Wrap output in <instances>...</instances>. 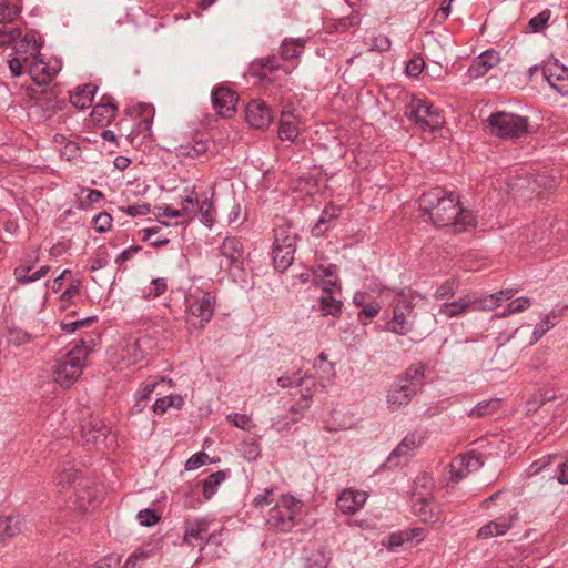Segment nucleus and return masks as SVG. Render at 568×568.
Here are the masks:
<instances>
[{
	"instance_id": "f257e3e1",
	"label": "nucleus",
	"mask_w": 568,
	"mask_h": 568,
	"mask_svg": "<svg viewBox=\"0 0 568 568\" xmlns=\"http://www.w3.org/2000/svg\"><path fill=\"white\" fill-rule=\"evenodd\" d=\"M422 216L430 220L437 227L454 226L456 231H465L475 225L471 212L460 206L459 195L442 189L423 193L419 197Z\"/></svg>"
},
{
	"instance_id": "f03ea898",
	"label": "nucleus",
	"mask_w": 568,
	"mask_h": 568,
	"mask_svg": "<svg viewBox=\"0 0 568 568\" xmlns=\"http://www.w3.org/2000/svg\"><path fill=\"white\" fill-rule=\"evenodd\" d=\"M381 296L392 298V316L385 324V329L398 336H405L413 332L415 325L417 292L409 287H386L381 284L372 288Z\"/></svg>"
},
{
	"instance_id": "7ed1b4c3",
	"label": "nucleus",
	"mask_w": 568,
	"mask_h": 568,
	"mask_svg": "<svg viewBox=\"0 0 568 568\" xmlns=\"http://www.w3.org/2000/svg\"><path fill=\"white\" fill-rule=\"evenodd\" d=\"M426 369L427 364L419 362L408 366L396 377L386 395V404L390 410H399L410 403L424 385Z\"/></svg>"
},
{
	"instance_id": "20e7f679",
	"label": "nucleus",
	"mask_w": 568,
	"mask_h": 568,
	"mask_svg": "<svg viewBox=\"0 0 568 568\" xmlns=\"http://www.w3.org/2000/svg\"><path fill=\"white\" fill-rule=\"evenodd\" d=\"M92 349V339H79L71 349L59 356L53 365L52 376L63 388L71 387L82 375L87 358Z\"/></svg>"
},
{
	"instance_id": "39448f33",
	"label": "nucleus",
	"mask_w": 568,
	"mask_h": 568,
	"mask_svg": "<svg viewBox=\"0 0 568 568\" xmlns=\"http://www.w3.org/2000/svg\"><path fill=\"white\" fill-rule=\"evenodd\" d=\"M304 516V503L296 497L282 495L268 510L265 525L274 532H290Z\"/></svg>"
},
{
	"instance_id": "423d86ee",
	"label": "nucleus",
	"mask_w": 568,
	"mask_h": 568,
	"mask_svg": "<svg viewBox=\"0 0 568 568\" xmlns=\"http://www.w3.org/2000/svg\"><path fill=\"white\" fill-rule=\"evenodd\" d=\"M515 293V290L507 288L485 297H478L476 294H466L456 301L442 304L438 313L448 318H452L457 317L469 310H494L499 306L503 301L511 300Z\"/></svg>"
},
{
	"instance_id": "0eeeda50",
	"label": "nucleus",
	"mask_w": 568,
	"mask_h": 568,
	"mask_svg": "<svg viewBox=\"0 0 568 568\" xmlns=\"http://www.w3.org/2000/svg\"><path fill=\"white\" fill-rule=\"evenodd\" d=\"M298 234L290 225L273 229L271 258L277 272H285L294 262Z\"/></svg>"
},
{
	"instance_id": "6e6552de",
	"label": "nucleus",
	"mask_w": 568,
	"mask_h": 568,
	"mask_svg": "<svg viewBox=\"0 0 568 568\" xmlns=\"http://www.w3.org/2000/svg\"><path fill=\"white\" fill-rule=\"evenodd\" d=\"M216 296L213 292L200 287H190L185 294V311L189 325L202 328L213 317Z\"/></svg>"
},
{
	"instance_id": "1a4fd4ad",
	"label": "nucleus",
	"mask_w": 568,
	"mask_h": 568,
	"mask_svg": "<svg viewBox=\"0 0 568 568\" xmlns=\"http://www.w3.org/2000/svg\"><path fill=\"white\" fill-rule=\"evenodd\" d=\"M486 122L490 134L504 140L519 139L528 132V119L513 113L495 112Z\"/></svg>"
},
{
	"instance_id": "9d476101",
	"label": "nucleus",
	"mask_w": 568,
	"mask_h": 568,
	"mask_svg": "<svg viewBox=\"0 0 568 568\" xmlns=\"http://www.w3.org/2000/svg\"><path fill=\"white\" fill-rule=\"evenodd\" d=\"M406 114L423 131L438 130L445 123L442 112L432 103L422 99H413L407 105Z\"/></svg>"
},
{
	"instance_id": "9b49d317",
	"label": "nucleus",
	"mask_w": 568,
	"mask_h": 568,
	"mask_svg": "<svg viewBox=\"0 0 568 568\" xmlns=\"http://www.w3.org/2000/svg\"><path fill=\"white\" fill-rule=\"evenodd\" d=\"M424 437L417 432L407 434L390 452L387 459L378 467L379 471L394 469L407 462L415 449L423 443Z\"/></svg>"
},
{
	"instance_id": "f8f14e48",
	"label": "nucleus",
	"mask_w": 568,
	"mask_h": 568,
	"mask_svg": "<svg viewBox=\"0 0 568 568\" xmlns=\"http://www.w3.org/2000/svg\"><path fill=\"white\" fill-rule=\"evenodd\" d=\"M61 60L57 58L44 60L41 53H38L29 61L28 73L37 85H47L61 71Z\"/></svg>"
},
{
	"instance_id": "ddd939ff",
	"label": "nucleus",
	"mask_w": 568,
	"mask_h": 568,
	"mask_svg": "<svg viewBox=\"0 0 568 568\" xmlns=\"http://www.w3.org/2000/svg\"><path fill=\"white\" fill-rule=\"evenodd\" d=\"M412 508L414 514L424 523L442 526L446 520L442 506L432 496L426 497L414 491Z\"/></svg>"
},
{
	"instance_id": "4468645a",
	"label": "nucleus",
	"mask_w": 568,
	"mask_h": 568,
	"mask_svg": "<svg viewBox=\"0 0 568 568\" xmlns=\"http://www.w3.org/2000/svg\"><path fill=\"white\" fill-rule=\"evenodd\" d=\"M251 72L263 83H276L290 71L283 68L275 57H266L255 60L251 65Z\"/></svg>"
},
{
	"instance_id": "2eb2a0df",
	"label": "nucleus",
	"mask_w": 568,
	"mask_h": 568,
	"mask_svg": "<svg viewBox=\"0 0 568 568\" xmlns=\"http://www.w3.org/2000/svg\"><path fill=\"white\" fill-rule=\"evenodd\" d=\"M247 123L255 129H266L273 121V112L262 100H252L245 109Z\"/></svg>"
},
{
	"instance_id": "dca6fc26",
	"label": "nucleus",
	"mask_w": 568,
	"mask_h": 568,
	"mask_svg": "<svg viewBox=\"0 0 568 568\" xmlns=\"http://www.w3.org/2000/svg\"><path fill=\"white\" fill-rule=\"evenodd\" d=\"M323 294L320 297V312L322 316L339 317L343 302L335 296L336 280H327L322 284Z\"/></svg>"
},
{
	"instance_id": "f3484780",
	"label": "nucleus",
	"mask_w": 568,
	"mask_h": 568,
	"mask_svg": "<svg viewBox=\"0 0 568 568\" xmlns=\"http://www.w3.org/2000/svg\"><path fill=\"white\" fill-rule=\"evenodd\" d=\"M542 77L549 85L561 95L568 94V68L560 64L557 60L548 62L541 69Z\"/></svg>"
},
{
	"instance_id": "a211bd4d",
	"label": "nucleus",
	"mask_w": 568,
	"mask_h": 568,
	"mask_svg": "<svg viewBox=\"0 0 568 568\" xmlns=\"http://www.w3.org/2000/svg\"><path fill=\"white\" fill-rule=\"evenodd\" d=\"M367 498L368 494L364 490L345 488L337 496L336 506L343 514L353 515L364 507Z\"/></svg>"
},
{
	"instance_id": "6ab92c4d",
	"label": "nucleus",
	"mask_w": 568,
	"mask_h": 568,
	"mask_svg": "<svg viewBox=\"0 0 568 568\" xmlns=\"http://www.w3.org/2000/svg\"><path fill=\"white\" fill-rule=\"evenodd\" d=\"M518 520V511L511 509L507 515L499 517L496 520H491L484 525L477 532V537L480 539H487L497 536H504Z\"/></svg>"
},
{
	"instance_id": "aec40b11",
	"label": "nucleus",
	"mask_w": 568,
	"mask_h": 568,
	"mask_svg": "<svg viewBox=\"0 0 568 568\" xmlns=\"http://www.w3.org/2000/svg\"><path fill=\"white\" fill-rule=\"evenodd\" d=\"M149 343L150 339L148 337H129L121 347V361L124 362L126 366L139 364L145 357V348Z\"/></svg>"
},
{
	"instance_id": "412c9836",
	"label": "nucleus",
	"mask_w": 568,
	"mask_h": 568,
	"mask_svg": "<svg viewBox=\"0 0 568 568\" xmlns=\"http://www.w3.org/2000/svg\"><path fill=\"white\" fill-rule=\"evenodd\" d=\"M426 529L422 527H414L410 529L399 530L392 532L385 544L388 549L395 551L403 546H414L423 541L426 537Z\"/></svg>"
},
{
	"instance_id": "4be33fe9",
	"label": "nucleus",
	"mask_w": 568,
	"mask_h": 568,
	"mask_svg": "<svg viewBox=\"0 0 568 568\" xmlns=\"http://www.w3.org/2000/svg\"><path fill=\"white\" fill-rule=\"evenodd\" d=\"M219 255L223 257L220 262V268L240 263L243 260L244 248L240 239L234 236H226L221 245L217 247Z\"/></svg>"
},
{
	"instance_id": "5701e85b",
	"label": "nucleus",
	"mask_w": 568,
	"mask_h": 568,
	"mask_svg": "<svg viewBox=\"0 0 568 568\" xmlns=\"http://www.w3.org/2000/svg\"><path fill=\"white\" fill-rule=\"evenodd\" d=\"M81 437L84 444L98 445L103 442L109 434V427L98 416H91L81 424Z\"/></svg>"
},
{
	"instance_id": "b1692460",
	"label": "nucleus",
	"mask_w": 568,
	"mask_h": 568,
	"mask_svg": "<svg viewBox=\"0 0 568 568\" xmlns=\"http://www.w3.org/2000/svg\"><path fill=\"white\" fill-rule=\"evenodd\" d=\"M43 42L34 31L27 32L20 36L13 44V54L22 55L27 60H31L34 55L40 53Z\"/></svg>"
},
{
	"instance_id": "393cba45",
	"label": "nucleus",
	"mask_w": 568,
	"mask_h": 568,
	"mask_svg": "<svg viewBox=\"0 0 568 568\" xmlns=\"http://www.w3.org/2000/svg\"><path fill=\"white\" fill-rule=\"evenodd\" d=\"M214 109L223 115H230L235 111L236 94L233 90L220 85L216 87L211 94Z\"/></svg>"
},
{
	"instance_id": "a878e982",
	"label": "nucleus",
	"mask_w": 568,
	"mask_h": 568,
	"mask_svg": "<svg viewBox=\"0 0 568 568\" xmlns=\"http://www.w3.org/2000/svg\"><path fill=\"white\" fill-rule=\"evenodd\" d=\"M209 531V520L204 517L186 519L184 524L183 541L195 546L201 544Z\"/></svg>"
},
{
	"instance_id": "bb28decb",
	"label": "nucleus",
	"mask_w": 568,
	"mask_h": 568,
	"mask_svg": "<svg viewBox=\"0 0 568 568\" xmlns=\"http://www.w3.org/2000/svg\"><path fill=\"white\" fill-rule=\"evenodd\" d=\"M500 61L498 52L487 50L479 54L468 68V75L471 79H478L488 73Z\"/></svg>"
},
{
	"instance_id": "cd10ccee",
	"label": "nucleus",
	"mask_w": 568,
	"mask_h": 568,
	"mask_svg": "<svg viewBox=\"0 0 568 568\" xmlns=\"http://www.w3.org/2000/svg\"><path fill=\"white\" fill-rule=\"evenodd\" d=\"M300 134V120L298 118L290 112L283 111L280 118L278 124V138L282 141L293 143Z\"/></svg>"
},
{
	"instance_id": "c85d7f7f",
	"label": "nucleus",
	"mask_w": 568,
	"mask_h": 568,
	"mask_svg": "<svg viewBox=\"0 0 568 568\" xmlns=\"http://www.w3.org/2000/svg\"><path fill=\"white\" fill-rule=\"evenodd\" d=\"M97 91L98 85L94 83L78 85L70 92V102L77 109L84 110L92 105Z\"/></svg>"
},
{
	"instance_id": "c756f323",
	"label": "nucleus",
	"mask_w": 568,
	"mask_h": 568,
	"mask_svg": "<svg viewBox=\"0 0 568 568\" xmlns=\"http://www.w3.org/2000/svg\"><path fill=\"white\" fill-rule=\"evenodd\" d=\"M141 112L144 118L136 124L135 129H133L128 135V140L130 141V143H134V140L139 135H142L143 139H148L152 134V122L155 113L153 105L142 104Z\"/></svg>"
},
{
	"instance_id": "7c9ffc66",
	"label": "nucleus",
	"mask_w": 568,
	"mask_h": 568,
	"mask_svg": "<svg viewBox=\"0 0 568 568\" xmlns=\"http://www.w3.org/2000/svg\"><path fill=\"white\" fill-rule=\"evenodd\" d=\"M277 385L282 388L297 387L300 390H310L316 388V379L313 376H301L300 373L285 374L277 378Z\"/></svg>"
},
{
	"instance_id": "2f4dec72",
	"label": "nucleus",
	"mask_w": 568,
	"mask_h": 568,
	"mask_svg": "<svg viewBox=\"0 0 568 568\" xmlns=\"http://www.w3.org/2000/svg\"><path fill=\"white\" fill-rule=\"evenodd\" d=\"M116 110V104L112 100L102 101L93 106L91 121L101 126L108 125L115 118Z\"/></svg>"
},
{
	"instance_id": "473e14b6",
	"label": "nucleus",
	"mask_w": 568,
	"mask_h": 568,
	"mask_svg": "<svg viewBox=\"0 0 568 568\" xmlns=\"http://www.w3.org/2000/svg\"><path fill=\"white\" fill-rule=\"evenodd\" d=\"M562 308L551 310L546 314L541 321L535 326L530 339L527 345L531 346L537 343L549 329L556 326L559 317L561 316Z\"/></svg>"
},
{
	"instance_id": "72a5a7b5",
	"label": "nucleus",
	"mask_w": 568,
	"mask_h": 568,
	"mask_svg": "<svg viewBox=\"0 0 568 568\" xmlns=\"http://www.w3.org/2000/svg\"><path fill=\"white\" fill-rule=\"evenodd\" d=\"M32 270V265H18L13 270V276L20 285H27L43 278L51 270L49 265H43L31 275L28 273Z\"/></svg>"
},
{
	"instance_id": "f704fd0d",
	"label": "nucleus",
	"mask_w": 568,
	"mask_h": 568,
	"mask_svg": "<svg viewBox=\"0 0 568 568\" xmlns=\"http://www.w3.org/2000/svg\"><path fill=\"white\" fill-rule=\"evenodd\" d=\"M23 520L18 515H9L0 518V540L13 538L22 531Z\"/></svg>"
},
{
	"instance_id": "c9c22d12",
	"label": "nucleus",
	"mask_w": 568,
	"mask_h": 568,
	"mask_svg": "<svg viewBox=\"0 0 568 568\" xmlns=\"http://www.w3.org/2000/svg\"><path fill=\"white\" fill-rule=\"evenodd\" d=\"M306 38H286L281 44V57L283 60H293L301 57L304 51Z\"/></svg>"
},
{
	"instance_id": "e433bc0d",
	"label": "nucleus",
	"mask_w": 568,
	"mask_h": 568,
	"mask_svg": "<svg viewBox=\"0 0 568 568\" xmlns=\"http://www.w3.org/2000/svg\"><path fill=\"white\" fill-rule=\"evenodd\" d=\"M209 144L207 140H194L193 142L181 144L176 149V153L181 158L200 159L209 151Z\"/></svg>"
},
{
	"instance_id": "4c0bfd02",
	"label": "nucleus",
	"mask_w": 568,
	"mask_h": 568,
	"mask_svg": "<svg viewBox=\"0 0 568 568\" xmlns=\"http://www.w3.org/2000/svg\"><path fill=\"white\" fill-rule=\"evenodd\" d=\"M231 475V470H219L203 480L202 494L205 500H210L217 491L220 485Z\"/></svg>"
},
{
	"instance_id": "58836bf2",
	"label": "nucleus",
	"mask_w": 568,
	"mask_h": 568,
	"mask_svg": "<svg viewBox=\"0 0 568 568\" xmlns=\"http://www.w3.org/2000/svg\"><path fill=\"white\" fill-rule=\"evenodd\" d=\"M312 275L314 284L322 287V284L327 280H336L337 281V266L334 264H329L327 266L318 264L313 266ZM336 290L339 291V286L336 284Z\"/></svg>"
},
{
	"instance_id": "ea45409f",
	"label": "nucleus",
	"mask_w": 568,
	"mask_h": 568,
	"mask_svg": "<svg viewBox=\"0 0 568 568\" xmlns=\"http://www.w3.org/2000/svg\"><path fill=\"white\" fill-rule=\"evenodd\" d=\"M183 405H184V400H183L182 396L171 394V395L158 398L152 406V410L156 415H163L168 412V409L170 407H175V408L180 409Z\"/></svg>"
},
{
	"instance_id": "a19ab883",
	"label": "nucleus",
	"mask_w": 568,
	"mask_h": 568,
	"mask_svg": "<svg viewBox=\"0 0 568 568\" xmlns=\"http://www.w3.org/2000/svg\"><path fill=\"white\" fill-rule=\"evenodd\" d=\"M554 222L555 219H552L550 215H547V217L534 222L532 241L540 242L545 237L549 236L552 233V229L555 226Z\"/></svg>"
},
{
	"instance_id": "79ce46f5",
	"label": "nucleus",
	"mask_w": 568,
	"mask_h": 568,
	"mask_svg": "<svg viewBox=\"0 0 568 568\" xmlns=\"http://www.w3.org/2000/svg\"><path fill=\"white\" fill-rule=\"evenodd\" d=\"M339 215H341L339 206H336V205L325 206V209L322 211V213L314 226V231L316 232V234L324 233L327 230V227L323 229L322 226L336 220Z\"/></svg>"
},
{
	"instance_id": "37998d69",
	"label": "nucleus",
	"mask_w": 568,
	"mask_h": 568,
	"mask_svg": "<svg viewBox=\"0 0 568 568\" xmlns=\"http://www.w3.org/2000/svg\"><path fill=\"white\" fill-rule=\"evenodd\" d=\"M500 407L499 398H491L487 400L479 402L475 407L469 412L470 417H484L488 416L495 412H497Z\"/></svg>"
},
{
	"instance_id": "c03bdc74",
	"label": "nucleus",
	"mask_w": 568,
	"mask_h": 568,
	"mask_svg": "<svg viewBox=\"0 0 568 568\" xmlns=\"http://www.w3.org/2000/svg\"><path fill=\"white\" fill-rule=\"evenodd\" d=\"M223 270L227 271L231 278L242 288H245L250 285L248 273L244 268V258L241 260L240 263H234L233 265L226 266Z\"/></svg>"
},
{
	"instance_id": "a18cd8bd",
	"label": "nucleus",
	"mask_w": 568,
	"mask_h": 568,
	"mask_svg": "<svg viewBox=\"0 0 568 568\" xmlns=\"http://www.w3.org/2000/svg\"><path fill=\"white\" fill-rule=\"evenodd\" d=\"M79 478V471L74 469L73 465H64L61 471L54 477V484L61 488H67L75 483Z\"/></svg>"
},
{
	"instance_id": "49530a36",
	"label": "nucleus",
	"mask_w": 568,
	"mask_h": 568,
	"mask_svg": "<svg viewBox=\"0 0 568 568\" xmlns=\"http://www.w3.org/2000/svg\"><path fill=\"white\" fill-rule=\"evenodd\" d=\"M531 304V298L526 296L514 298L507 304V307L503 312L497 313L496 316L503 318L510 314L520 313L525 310H528Z\"/></svg>"
},
{
	"instance_id": "de8ad7c7",
	"label": "nucleus",
	"mask_w": 568,
	"mask_h": 568,
	"mask_svg": "<svg viewBox=\"0 0 568 568\" xmlns=\"http://www.w3.org/2000/svg\"><path fill=\"white\" fill-rule=\"evenodd\" d=\"M196 214L200 215V221L207 227H211L214 223V206L212 201L209 199L199 200L196 207Z\"/></svg>"
},
{
	"instance_id": "09e8293b",
	"label": "nucleus",
	"mask_w": 568,
	"mask_h": 568,
	"mask_svg": "<svg viewBox=\"0 0 568 568\" xmlns=\"http://www.w3.org/2000/svg\"><path fill=\"white\" fill-rule=\"evenodd\" d=\"M313 367L321 378H328L335 374L334 364L327 359V355L325 353H321L314 359Z\"/></svg>"
},
{
	"instance_id": "8fccbe9b",
	"label": "nucleus",
	"mask_w": 568,
	"mask_h": 568,
	"mask_svg": "<svg viewBox=\"0 0 568 568\" xmlns=\"http://www.w3.org/2000/svg\"><path fill=\"white\" fill-rule=\"evenodd\" d=\"M463 459L454 458L448 467V481L453 484L459 483L463 478H465L468 474H470L465 468V464H463Z\"/></svg>"
},
{
	"instance_id": "3c124183",
	"label": "nucleus",
	"mask_w": 568,
	"mask_h": 568,
	"mask_svg": "<svg viewBox=\"0 0 568 568\" xmlns=\"http://www.w3.org/2000/svg\"><path fill=\"white\" fill-rule=\"evenodd\" d=\"M314 389L300 390V399L291 406L290 412L293 414L303 415L310 407L313 402Z\"/></svg>"
},
{
	"instance_id": "603ef678",
	"label": "nucleus",
	"mask_w": 568,
	"mask_h": 568,
	"mask_svg": "<svg viewBox=\"0 0 568 568\" xmlns=\"http://www.w3.org/2000/svg\"><path fill=\"white\" fill-rule=\"evenodd\" d=\"M168 288L166 281L158 277L151 281L150 285L143 290L144 298H155L161 296Z\"/></svg>"
},
{
	"instance_id": "864d4df0",
	"label": "nucleus",
	"mask_w": 568,
	"mask_h": 568,
	"mask_svg": "<svg viewBox=\"0 0 568 568\" xmlns=\"http://www.w3.org/2000/svg\"><path fill=\"white\" fill-rule=\"evenodd\" d=\"M20 28L3 26L0 28V48L13 47L16 40L20 38Z\"/></svg>"
},
{
	"instance_id": "5fc2aeb1",
	"label": "nucleus",
	"mask_w": 568,
	"mask_h": 568,
	"mask_svg": "<svg viewBox=\"0 0 568 568\" xmlns=\"http://www.w3.org/2000/svg\"><path fill=\"white\" fill-rule=\"evenodd\" d=\"M241 455L248 462L256 460L261 456L260 444L254 440H244L240 446Z\"/></svg>"
},
{
	"instance_id": "6e6d98bb",
	"label": "nucleus",
	"mask_w": 568,
	"mask_h": 568,
	"mask_svg": "<svg viewBox=\"0 0 568 568\" xmlns=\"http://www.w3.org/2000/svg\"><path fill=\"white\" fill-rule=\"evenodd\" d=\"M199 196L194 191V187L191 191V194L182 197L181 200V209H185V214H183L184 219H192L196 214V207L199 204Z\"/></svg>"
},
{
	"instance_id": "4d7b16f0",
	"label": "nucleus",
	"mask_w": 568,
	"mask_h": 568,
	"mask_svg": "<svg viewBox=\"0 0 568 568\" xmlns=\"http://www.w3.org/2000/svg\"><path fill=\"white\" fill-rule=\"evenodd\" d=\"M110 263V255L105 247L101 246L97 250L94 256L91 260L89 270L94 273L101 268H104Z\"/></svg>"
},
{
	"instance_id": "13d9d810",
	"label": "nucleus",
	"mask_w": 568,
	"mask_h": 568,
	"mask_svg": "<svg viewBox=\"0 0 568 568\" xmlns=\"http://www.w3.org/2000/svg\"><path fill=\"white\" fill-rule=\"evenodd\" d=\"M28 65L29 60L24 59L22 55H16L12 53V57L8 60V67L13 78L22 75L24 70H28Z\"/></svg>"
},
{
	"instance_id": "bf43d9fd",
	"label": "nucleus",
	"mask_w": 568,
	"mask_h": 568,
	"mask_svg": "<svg viewBox=\"0 0 568 568\" xmlns=\"http://www.w3.org/2000/svg\"><path fill=\"white\" fill-rule=\"evenodd\" d=\"M19 9L11 6L8 0H0V23L12 22L19 16Z\"/></svg>"
},
{
	"instance_id": "052dcab7",
	"label": "nucleus",
	"mask_w": 568,
	"mask_h": 568,
	"mask_svg": "<svg viewBox=\"0 0 568 568\" xmlns=\"http://www.w3.org/2000/svg\"><path fill=\"white\" fill-rule=\"evenodd\" d=\"M425 68V61L420 54H414L406 64V74L410 78H417Z\"/></svg>"
},
{
	"instance_id": "680f3d73",
	"label": "nucleus",
	"mask_w": 568,
	"mask_h": 568,
	"mask_svg": "<svg viewBox=\"0 0 568 568\" xmlns=\"http://www.w3.org/2000/svg\"><path fill=\"white\" fill-rule=\"evenodd\" d=\"M359 23H361L359 12L353 11L351 14L342 18L338 21L336 29H337V31L346 32V31L357 28L359 26Z\"/></svg>"
},
{
	"instance_id": "e2e57ef3",
	"label": "nucleus",
	"mask_w": 568,
	"mask_h": 568,
	"mask_svg": "<svg viewBox=\"0 0 568 568\" xmlns=\"http://www.w3.org/2000/svg\"><path fill=\"white\" fill-rule=\"evenodd\" d=\"M304 568H327V558L321 550L311 552L305 559Z\"/></svg>"
},
{
	"instance_id": "0e129e2a",
	"label": "nucleus",
	"mask_w": 568,
	"mask_h": 568,
	"mask_svg": "<svg viewBox=\"0 0 568 568\" xmlns=\"http://www.w3.org/2000/svg\"><path fill=\"white\" fill-rule=\"evenodd\" d=\"M458 458L463 459V464H465V468L469 473L478 470L484 465L480 454L477 455L475 453H469L467 455L459 456Z\"/></svg>"
},
{
	"instance_id": "69168bd1",
	"label": "nucleus",
	"mask_w": 568,
	"mask_h": 568,
	"mask_svg": "<svg viewBox=\"0 0 568 568\" xmlns=\"http://www.w3.org/2000/svg\"><path fill=\"white\" fill-rule=\"evenodd\" d=\"M226 419L235 427L247 430L252 427V419L246 414L231 413L226 416Z\"/></svg>"
},
{
	"instance_id": "338daca9",
	"label": "nucleus",
	"mask_w": 568,
	"mask_h": 568,
	"mask_svg": "<svg viewBox=\"0 0 568 568\" xmlns=\"http://www.w3.org/2000/svg\"><path fill=\"white\" fill-rule=\"evenodd\" d=\"M209 460L210 457L206 453L197 452L187 459V462L185 463V469L187 471L196 470L200 467L206 465Z\"/></svg>"
},
{
	"instance_id": "774afa93",
	"label": "nucleus",
	"mask_w": 568,
	"mask_h": 568,
	"mask_svg": "<svg viewBox=\"0 0 568 568\" xmlns=\"http://www.w3.org/2000/svg\"><path fill=\"white\" fill-rule=\"evenodd\" d=\"M457 288V283L454 280L443 282L435 292L436 300H445L452 297Z\"/></svg>"
}]
</instances>
